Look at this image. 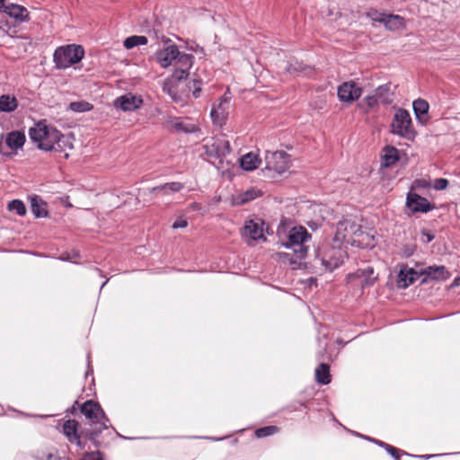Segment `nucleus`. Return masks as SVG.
Returning a JSON list of instances; mask_svg holds the SVG:
<instances>
[{"label": "nucleus", "instance_id": "22", "mask_svg": "<svg viewBox=\"0 0 460 460\" xmlns=\"http://www.w3.org/2000/svg\"><path fill=\"white\" fill-rule=\"evenodd\" d=\"M412 108L416 119L421 124H426L428 121L427 115L429 109L428 102L420 98L417 99L413 102Z\"/></svg>", "mask_w": 460, "mask_h": 460}, {"label": "nucleus", "instance_id": "4", "mask_svg": "<svg viewBox=\"0 0 460 460\" xmlns=\"http://www.w3.org/2000/svg\"><path fill=\"white\" fill-rule=\"evenodd\" d=\"M84 57V49L81 45L68 44L56 49L53 61L58 69H66L79 63Z\"/></svg>", "mask_w": 460, "mask_h": 460}, {"label": "nucleus", "instance_id": "19", "mask_svg": "<svg viewBox=\"0 0 460 460\" xmlns=\"http://www.w3.org/2000/svg\"><path fill=\"white\" fill-rule=\"evenodd\" d=\"M420 275H425L427 278L423 279V282L427 281V279L434 280H446L450 277V273L445 266L434 265L421 269L420 271Z\"/></svg>", "mask_w": 460, "mask_h": 460}, {"label": "nucleus", "instance_id": "51", "mask_svg": "<svg viewBox=\"0 0 460 460\" xmlns=\"http://www.w3.org/2000/svg\"><path fill=\"white\" fill-rule=\"evenodd\" d=\"M458 286H460V278H459V277H458V278H456V279L453 280V282H452V284H451V286H450V287H451V288H454V287H458Z\"/></svg>", "mask_w": 460, "mask_h": 460}, {"label": "nucleus", "instance_id": "29", "mask_svg": "<svg viewBox=\"0 0 460 460\" xmlns=\"http://www.w3.org/2000/svg\"><path fill=\"white\" fill-rule=\"evenodd\" d=\"M260 163L261 160L259 156L252 152H250L243 155L240 159L241 167L245 171L255 170L256 168H258Z\"/></svg>", "mask_w": 460, "mask_h": 460}, {"label": "nucleus", "instance_id": "49", "mask_svg": "<svg viewBox=\"0 0 460 460\" xmlns=\"http://www.w3.org/2000/svg\"><path fill=\"white\" fill-rule=\"evenodd\" d=\"M188 226V222L184 218H178L174 221L172 224V228L178 229V228H184Z\"/></svg>", "mask_w": 460, "mask_h": 460}, {"label": "nucleus", "instance_id": "9", "mask_svg": "<svg viewBox=\"0 0 460 460\" xmlns=\"http://www.w3.org/2000/svg\"><path fill=\"white\" fill-rule=\"evenodd\" d=\"M265 168L279 174L287 172L290 167L289 155L284 151L270 152L265 154Z\"/></svg>", "mask_w": 460, "mask_h": 460}, {"label": "nucleus", "instance_id": "12", "mask_svg": "<svg viewBox=\"0 0 460 460\" xmlns=\"http://www.w3.org/2000/svg\"><path fill=\"white\" fill-rule=\"evenodd\" d=\"M406 208L411 213H428L435 208L426 198L410 190L406 196Z\"/></svg>", "mask_w": 460, "mask_h": 460}, {"label": "nucleus", "instance_id": "24", "mask_svg": "<svg viewBox=\"0 0 460 460\" xmlns=\"http://www.w3.org/2000/svg\"><path fill=\"white\" fill-rule=\"evenodd\" d=\"M185 78H177L174 76V71L169 78H166L162 85L163 92L168 94L174 102L179 101L177 95L176 84Z\"/></svg>", "mask_w": 460, "mask_h": 460}, {"label": "nucleus", "instance_id": "39", "mask_svg": "<svg viewBox=\"0 0 460 460\" xmlns=\"http://www.w3.org/2000/svg\"><path fill=\"white\" fill-rule=\"evenodd\" d=\"M260 194L259 190H256L254 189H251L246 190L245 192L242 193L237 199L238 204H244L247 203L254 199H256Z\"/></svg>", "mask_w": 460, "mask_h": 460}, {"label": "nucleus", "instance_id": "37", "mask_svg": "<svg viewBox=\"0 0 460 460\" xmlns=\"http://www.w3.org/2000/svg\"><path fill=\"white\" fill-rule=\"evenodd\" d=\"M93 108V104L85 101L73 102L69 104V109L75 112H85Z\"/></svg>", "mask_w": 460, "mask_h": 460}, {"label": "nucleus", "instance_id": "34", "mask_svg": "<svg viewBox=\"0 0 460 460\" xmlns=\"http://www.w3.org/2000/svg\"><path fill=\"white\" fill-rule=\"evenodd\" d=\"M34 458L36 460H69L66 456H60L57 452L49 450H38L34 455Z\"/></svg>", "mask_w": 460, "mask_h": 460}, {"label": "nucleus", "instance_id": "53", "mask_svg": "<svg viewBox=\"0 0 460 460\" xmlns=\"http://www.w3.org/2000/svg\"><path fill=\"white\" fill-rule=\"evenodd\" d=\"M433 456H421L420 457L421 458H425V459H428V458H430L432 457Z\"/></svg>", "mask_w": 460, "mask_h": 460}, {"label": "nucleus", "instance_id": "33", "mask_svg": "<svg viewBox=\"0 0 460 460\" xmlns=\"http://www.w3.org/2000/svg\"><path fill=\"white\" fill-rule=\"evenodd\" d=\"M315 379L319 384L328 385L331 382L330 367L325 363H321L315 369Z\"/></svg>", "mask_w": 460, "mask_h": 460}, {"label": "nucleus", "instance_id": "52", "mask_svg": "<svg viewBox=\"0 0 460 460\" xmlns=\"http://www.w3.org/2000/svg\"><path fill=\"white\" fill-rule=\"evenodd\" d=\"M279 255H280V257H282V258H286V257H288V253H280Z\"/></svg>", "mask_w": 460, "mask_h": 460}, {"label": "nucleus", "instance_id": "40", "mask_svg": "<svg viewBox=\"0 0 460 460\" xmlns=\"http://www.w3.org/2000/svg\"><path fill=\"white\" fill-rule=\"evenodd\" d=\"M365 438L368 440L374 441L380 447H384L387 451V453L390 454L395 460H400L399 451L397 448H395L393 446L388 445L383 441L372 439V438H367V437H365Z\"/></svg>", "mask_w": 460, "mask_h": 460}, {"label": "nucleus", "instance_id": "41", "mask_svg": "<svg viewBox=\"0 0 460 460\" xmlns=\"http://www.w3.org/2000/svg\"><path fill=\"white\" fill-rule=\"evenodd\" d=\"M278 428L276 426H266L255 430V436L258 438H265L275 434L278 431Z\"/></svg>", "mask_w": 460, "mask_h": 460}, {"label": "nucleus", "instance_id": "3", "mask_svg": "<svg viewBox=\"0 0 460 460\" xmlns=\"http://www.w3.org/2000/svg\"><path fill=\"white\" fill-rule=\"evenodd\" d=\"M81 412L88 419L93 429L87 431L89 439L93 440L102 430L107 429L110 425L109 419L99 403L88 400L83 403Z\"/></svg>", "mask_w": 460, "mask_h": 460}, {"label": "nucleus", "instance_id": "2", "mask_svg": "<svg viewBox=\"0 0 460 460\" xmlns=\"http://www.w3.org/2000/svg\"><path fill=\"white\" fill-rule=\"evenodd\" d=\"M346 257L347 253L341 248V243L332 245L325 243L317 248L314 264H320L324 270L332 271L344 262Z\"/></svg>", "mask_w": 460, "mask_h": 460}, {"label": "nucleus", "instance_id": "16", "mask_svg": "<svg viewBox=\"0 0 460 460\" xmlns=\"http://www.w3.org/2000/svg\"><path fill=\"white\" fill-rule=\"evenodd\" d=\"M143 103V99L140 95H134L132 93L124 94L117 98L114 105L124 111H132L138 108Z\"/></svg>", "mask_w": 460, "mask_h": 460}, {"label": "nucleus", "instance_id": "17", "mask_svg": "<svg viewBox=\"0 0 460 460\" xmlns=\"http://www.w3.org/2000/svg\"><path fill=\"white\" fill-rule=\"evenodd\" d=\"M355 279H361V286L364 288L373 286L377 279V276L374 275V269L367 266L365 269H358L354 273H350L347 276L349 282H351Z\"/></svg>", "mask_w": 460, "mask_h": 460}, {"label": "nucleus", "instance_id": "21", "mask_svg": "<svg viewBox=\"0 0 460 460\" xmlns=\"http://www.w3.org/2000/svg\"><path fill=\"white\" fill-rule=\"evenodd\" d=\"M31 210L35 217H46L48 216L47 203L39 196L32 195L30 198Z\"/></svg>", "mask_w": 460, "mask_h": 460}, {"label": "nucleus", "instance_id": "44", "mask_svg": "<svg viewBox=\"0 0 460 460\" xmlns=\"http://www.w3.org/2000/svg\"><path fill=\"white\" fill-rule=\"evenodd\" d=\"M79 257H80V254L78 252L71 251V252L62 253L61 256L59 257V259L61 261H65L75 262V259H77Z\"/></svg>", "mask_w": 460, "mask_h": 460}, {"label": "nucleus", "instance_id": "32", "mask_svg": "<svg viewBox=\"0 0 460 460\" xmlns=\"http://www.w3.org/2000/svg\"><path fill=\"white\" fill-rule=\"evenodd\" d=\"M72 148L73 144L69 137L65 136L58 131V137L56 139L54 143V147L52 151L63 153L66 152L67 149L70 150Z\"/></svg>", "mask_w": 460, "mask_h": 460}, {"label": "nucleus", "instance_id": "7", "mask_svg": "<svg viewBox=\"0 0 460 460\" xmlns=\"http://www.w3.org/2000/svg\"><path fill=\"white\" fill-rule=\"evenodd\" d=\"M391 132L408 140L414 138L416 134L412 128L411 118L406 110L396 111L391 124Z\"/></svg>", "mask_w": 460, "mask_h": 460}, {"label": "nucleus", "instance_id": "35", "mask_svg": "<svg viewBox=\"0 0 460 460\" xmlns=\"http://www.w3.org/2000/svg\"><path fill=\"white\" fill-rule=\"evenodd\" d=\"M147 42H148V40L146 36L134 35V36L128 37L124 40L123 45L127 49H131L137 46L146 45V44H147Z\"/></svg>", "mask_w": 460, "mask_h": 460}, {"label": "nucleus", "instance_id": "45", "mask_svg": "<svg viewBox=\"0 0 460 460\" xmlns=\"http://www.w3.org/2000/svg\"><path fill=\"white\" fill-rule=\"evenodd\" d=\"M430 187V184L428 181L424 179H417L412 182L411 190L415 189H428Z\"/></svg>", "mask_w": 460, "mask_h": 460}, {"label": "nucleus", "instance_id": "27", "mask_svg": "<svg viewBox=\"0 0 460 460\" xmlns=\"http://www.w3.org/2000/svg\"><path fill=\"white\" fill-rule=\"evenodd\" d=\"M373 93L379 103L389 105L393 102V93H391V87L388 84L378 86Z\"/></svg>", "mask_w": 460, "mask_h": 460}, {"label": "nucleus", "instance_id": "36", "mask_svg": "<svg viewBox=\"0 0 460 460\" xmlns=\"http://www.w3.org/2000/svg\"><path fill=\"white\" fill-rule=\"evenodd\" d=\"M172 126L178 131H183L187 133L194 132L196 126L193 124H184L180 118H172L170 119Z\"/></svg>", "mask_w": 460, "mask_h": 460}, {"label": "nucleus", "instance_id": "6", "mask_svg": "<svg viewBox=\"0 0 460 460\" xmlns=\"http://www.w3.org/2000/svg\"><path fill=\"white\" fill-rule=\"evenodd\" d=\"M29 137L39 149L52 151L54 143L58 137V130L40 121L30 128Z\"/></svg>", "mask_w": 460, "mask_h": 460}, {"label": "nucleus", "instance_id": "18", "mask_svg": "<svg viewBox=\"0 0 460 460\" xmlns=\"http://www.w3.org/2000/svg\"><path fill=\"white\" fill-rule=\"evenodd\" d=\"M420 275V272L412 268L402 266L398 273L397 287L399 288H408L418 279Z\"/></svg>", "mask_w": 460, "mask_h": 460}, {"label": "nucleus", "instance_id": "5", "mask_svg": "<svg viewBox=\"0 0 460 460\" xmlns=\"http://www.w3.org/2000/svg\"><path fill=\"white\" fill-rule=\"evenodd\" d=\"M311 238L312 235L305 227L301 226H294L288 231L287 241L281 244L288 249L293 250L299 259H303L307 254V243L310 242Z\"/></svg>", "mask_w": 460, "mask_h": 460}, {"label": "nucleus", "instance_id": "15", "mask_svg": "<svg viewBox=\"0 0 460 460\" xmlns=\"http://www.w3.org/2000/svg\"><path fill=\"white\" fill-rule=\"evenodd\" d=\"M231 97L226 94L219 98L218 102L213 106L210 116L214 123L222 124L226 119L230 108Z\"/></svg>", "mask_w": 460, "mask_h": 460}, {"label": "nucleus", "instance_id": "42", "mask_svg": "<svg viewBox=\"0 0 460 460\" xmlns=\"http://www.w3.org/2000/svg\"><path fill=\"white\" fill-rule=\"evenodd\" d=\"M202 81L194 79L190 83L189 88L192 92L194 98H199L201 93Z\"/></svg>", "mask_w": 460, "mask_h": 460}, {"label": "nucleus", "instance_id": "54", "mask_svg": "<svg viewBox=\"0 0 460 460\" xmlns=\"http://www.w3.org/2000/svg\"><path fill=\"white\" fill-rule=\"evenodd\" d=\"M433 239V236L430 234H428V241L430 242Z\"/></svg>", "mask_w": 460, "mask_h": 460}, {"label": "nucleus", "instance_id": "43", "mask_svg": "<svg viewBox=\"0 0 460 460\" xmlns=\"http://www.w3.org/2000/svg\"><path fill=\"white\" fill-rule=\"evenodd\" d=\"M79 460H104L103 454L97 450L84 453Z\"/></svg>", "mask_w": 460, "mask_h": 460}, {"label": "nucleus", "instance_id": "23", "mask_svg": "<svg viewBox=\"0 0 460 460\" xmlns=\"http://www.w3.org/2000/svg\"><path fill=\"white\" fill-rule=\"evenodd\" d=\"M26 137L24 133L13 130L9 132L5 137L6 146L12 150H17L23 146Z\"/></svg>", "mask_w": 460, "mask_h": 460}, {"label": "nucleus", "instance_id": "25", "mask_svg": "<svg viewBox=\"0 0 460 460\" xmlns=\"http://www.w3.org/2000/svg\"><path fill=\"white\" fill-rule=\"evenodd\" d=\"M379 102L376 98L374 93L365 96L359 102L358 108L365 113L370 114L377 111Z\"/></svg>", "mask_w": 460, "mask_h": 460}, {"label": "nucleus", "instance_id": "1", "mask_svg": "<svg viewBox=\"0 0 460 460\" xmlns=\"http://www.w3.org/2000/svg\"><path fill=\"white\" fill-rule=\"evenodd\" d=\"M164 46L155 54V61L162 68L174 66V76L177 78H187L190 69L194 63V56L181 52L178 46L172 42V40L163 37Z\"/></svg>", "mask_w": 460, "mask_h": 460}, {"label": "nucleus", "instance_id": "10", "mask_svg": "<svg viewBox=\"0 0 460 460\" xmlns=\"http://www.w3.org/2000/svg\"><path fill=\"white\" fill-rule=\"evenodd\" d=\"M362 92V87L350 80L343 82L338 86L337 96L341 102L351 104L360 98Z\"/></svg>", "mask_w": 460, "mask_h": 460}, {"label": "nucleus", "instance_id": "8", "mask_svg": "<svg viewBox=\"0 0 460 460\" xmlns=\"http://www.w3.org/2000/svg\"><path fill=\"white\" fill-rule=\"evenodd\" d=\"M362 233L361 226L355 223L350 219H343L337 224L333 242L335 243H347L354 244V235H358Z\"/></svg>", "mask_w": 460, "mask_h": 460}, {"label": "nucleus", "instance_id": "55", "mask_svg": "<svg viewBox=\"0 0 460 460\" xmlns=\"http://www.w3.org/2000/svg\"><path fill=\"white\" fill-rule=\"evenodd\" d=\"M208 438L211 439V440H220L221 439V438H211V437H208Z\"/></svg>", "mask_w": 460, "mask_h": 460}, {"label": "nucleus", "instance_id": "38", "mask_svg": "<svg viewBox=\"0 0 460 460\" xmlns=\"http://www.w3.org/2000/svg\"><path fill=\"white\" fill-rule=\"evenodd\" d=\"M10 211L15 212L18 216H24L26 214V207L24 203L20 199H13L9 202L7 206Z\"/></svg>", "mask_w": 460, "mask_h": 460}, {"label": "nucleus", "instance_id": "48", "mask_svg": "<svg viewBox=\"0 0 460 460\" xmlns=\"http://www.w3.org/2000/svg\"><path fill=\"white\" fill-rule=\"evenodd\" d=\"M307 69L309 70V72L312 71L311 67H306V66H303V64L296 63V65H291L290 67L288 68V71L294 70L298 73H305V74L308 75L309 73L305 72V70H307Z\"/></svg>", "mask_w": 460, "mask_h": 460}, {"label": "nucleus", "instance_id": "31", "mask_svg": "<svg viewBox=\"0 0 460 460\" xmlns=\"http://www.w3.org/2000/svg\"><path fill=\"white\" fill-rule=\"evenodd\" d=\"M184 185L178 181L167 182L151 189L152 193L164 192V194L179 192Z\"/></svg>", "mask_w": 460, "mask_h": 460}, {"label": "nucleus", "instance_id": "46", "mask_svg": "<svg viewBox=\"0 0 460 460\" xmlns=\"http://www.w3.org/2000/svg\"><path fill=\"white\" fill-rule=\"evenodd\" d=\"M448 186V181L444 178L436 179L432 184L433 189L437 190H443Z\"/></svg>", "mask_w": 460, "mask_h": 460}, {"label": "nucleus", "instance_id": "56", "mask_svg": "<svg viewBox=\"0 0 460 460\" xmlns=\"http://www.w3.org/2000/svg\"><path fill=\"white\" fill-rule=\"evenodd\" d=\"M65 157H66V158H67V157H68V154H67V153H66V154H65Z\"/></svg>", "mask_w": 460, "mask_h": 460}, {"label": "nucleus", "instance_id": "20", "mask_svg": "<svg viewBox=\"0 0 460 460\" xmlns=\"http://www.w3.org/2000/svg\"><path fill=\"white\" fill-rule=\"evenodd\" d=\"M5 14L9 17L14 19L15 23H22L29 20V12L28 10L19 4H8V6L5 7Z\"/></svg>", "mask_w": 460, "mask_h": 460}, {"label": "nucleus", "instance_id": "26", "mask_svg": "<svg viewBox=\"0 0 460 460\" xmlns=\"http://www.w3.org/2000/svg\"><path fill=\"white\" fill-rule=\"evenodd\" d=\"M383 24L389 31H400L405 28V20L398 14H387Z\"/></svg>", "mask_w": 460, "mask_h": 460}, {"label": "nucleus", "instance_id": "47", "mask_svg": "<svg viewBox=\"0 0 460 460\" xmlns=\"http://www.w3.org/2000/svg\"><path fill=\"white\" fill-rule=\"evenodd\" d=\"M386 15L385 13H378L376 11L375 12H371V13H367V16L375 22H379V23H382L383 24V20H385L386 18Z\"/></svg>", "mask_w": 460, "mask_h": 460}, {"label": "nucleus", "instance_id": "11", "mask_svg": "<svg viewBox=\"0 0 460 460\" xmlns=\"http://www.w3.org/2000/svg\"><path fill=\"white\" fill-rule=\"evenodd\" d=\"M203 149L208 157L218 159L219 163L231 151L229 141L225 138L211 139L203 145Z\"/></svg>", "mask_w": 460, "mask_h": 460}, {"label": "nucleus", "instance_id": "14", "mask_svg": "<svg viewBox=\"0 0 460 460\" xmlns=\"http://www.w3.org/2000/svg\"><path fill=\"white\" fill-rule=\"evenodd\" d=\"M78 422L75 420H68L63 424V433L70 443L75 444L79 450L85 448L87 444L77 431Z\"/></svg>", "mask_w": 460, "mask_h": 460}, {"label": "nucleus", "instance_id": "50", "mask_svg": "<svg viewBox=\"0 0 460 460\" xmlns=\"http://www.w3.org/2000/svg\"><path fill=\"white\" fill-rule=\"evenodd\" d=\"M7 6H8V4L6 3L5 0H0V12L4 13L5 7H7Z\"/></svg>", "mask_w": 460, "mask_h": 460}, {"label": "nucleus", "instance_id": "30", "mask_svg": "<svg viewBox=\"0 0 460 460\" xmlns=\"http://www.w3.org/2000/svg\"><path fill=\"white\" fill-rule=\"evenodd\" d=\"M18 107V101L13 95L3 94L0 96V111L10 113Z\"/></svg>", "mask_w": 460, "mask_h": 460}, {"label": "nucleus", "instance_id": "28", "mask_svg": "<svg viewBox=\"0 0 460 460\" xmlns=\"http://www.w3.org/2000/svg\"><path fill=\"white\" fill-rule=\"evenodd\" d=\"M399 160V151L394 146H385L382 154V165L390 167Z\"/></svg>", "mask_w": 460, "mask_h": 460}, {"label": "nucleus", "instance_id": "13", "mask_svg": "<svg viewBox=\"0 0 460 460\" xmlns=\"http://www.w3.org/2000/svg\"><path fill=\"white\" fill-rule=\"evenodd\" d=\"M242 236L249 244L258 240H266L263 234V222L261 219L246 221L242 229Z\"/></svg>", "mask_w": 460, "mask_h": 460}]
</instances>
